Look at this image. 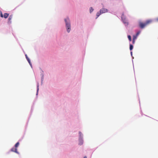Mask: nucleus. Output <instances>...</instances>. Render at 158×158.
I'll return each instance as SVG.
<instances>
[{"mask_svg":"<svg viewBox=\"0 0 158 158\" xmlns=\"http://www.w3.org/2000/svg\"><path fill=\"white\" fill-rule=\"evenodd\" d=\"M9 16V14L7 13H5L4 14V17L5 19L7 18L8 16Z\"/></svg>","mask_w":158,"mask_h":158,"instance_id":"6","label":"nucleus"},{"mask_svg":"<svg viewBox=\"0 0 158 158\" xmlns=\"http://www.w3.org/2000/svg\"><path fill=\"white\" fill-rule=\"evenodd\" d=\"M65 21L66 23V27L67 29V31L68 32H69L71 30L70 24L69 20V18L65 19Z\"/></svg>","mask_w":158,"mask_h":158,"instance_id":"2","label":"nucleus"},{"mask_svg":"<svg viewBox=\"0 0 158 158\" xmlns=\"http://www.w3.org/2000/svg\"><path fill=\"white\" fill-rule=\"evenodd\" d=\"M133 48V46L132 44H130V50H131Z\"/></svg>","mask_w":158,"mask_h":158,"instance_id":"9","label":"nucleus"},{"mask_svg":"<svg viewBox=\"0 0 158 158\" xmlns=\"http://www.w3.org/2000/svg\"><path fill=\"white\" fill-rule=\"evenodd\" d=\"M156 21L158 22V18H156Z\"/></svg>","mask_w":158,"mask_h":158,"instance_id":"21","label":"nucleus"},{"mask_svg":"<svg viewBox=\"0 0 158 158\" xmlns=\"http://www.w3.org/2000/svg\"><path fill=\"white\" fill-rule=\"evenodd\" d=\"M131 55H132V52H131Z\"/></svg>","mask_w":158,"mask_h":158,"instance_id":"23","label":"nucleus"},{"mask_svg":"<svg viewBox=\"0 0 158 158\" xmlns=\"http://www.w3.org/2000/svg\"><path fill=\"white\" fill-rule=\"evenodd\" d=\"M0 16L1 17H4V15H3V14H2V12H1V14H0Z\"/></svg>","mask_w":158,"mask_h":158,"instance_id":"16","label":"nucleus"},{"mask_svg":"<svg viewBox=\"0 0 158 158\" xmlns=\"http://www.w3.org/2000/svg\"><path fill=\"white\" fill-rule=\"evenodd\" d=\"M123 22L124 23H127V21H126V20H123Z\"/></svg>","mask_w":158,"mask_h":158,"instance_id":"19","label":"nucleus"},{"mask_svg":"<svg viewBox=\"0 0 158 158\" xmlns=\"http://www.w3.org/2000/svg\"><path fill=\"white\" fill-rule=\"evenodd\" d=\"M140 31H138L136 33V35H137V36H138L139 35V34H140Z\"/></svg>","mask_w":158,"mask_h":158,"instance_id":"14","label":"nucleus"},{"mask_svg":"<svg viewBox=\"0 0 158 158\" xmlns=\"http://www.w3.org/2000/svg\"><path fill=\"white\" fill-rule=\"evenodd\" d=\"M135 42V40H132V43H133V44H134Z\"/></svg>","mask_w":158,"mask_h":158,"instance_id":"17","label":"nucleus"},{"mask_svg":"<svg viewBox=\"0 0 158 158\" xmlns=\"http://www.w3.org/2000/svg\"><path fill=\"white\" fill-rule=\"evenodd\" d=\"M138 36H137V35H134L133 36V40H135L137 38V37Z\"/></svg>","mask_w":158,"mask_h":158,"instance_id":"12","label":"nucleus"},{"mask_svg":"<svg viewBox=\"0 0 158 158\" xmlns=\"http://www.w3.org/2000/svg\"><path fill=\"white\" fill-rule=\"evenodd\" d=\"M17 149L16 148H11V151L12 152H14L17 153L19 154V152L17 151Z\"/></svg>","mask_w":158,"mask_h":158,"instance_id":"5","label":"nucleus"},{"mask_svg":"<svg viewBox=\"0 0 158 158\" xmlns=\"http://www.w3.org/2000/svg\"><path fill=\"white\" fill-rule=\"evenodd\" d=\"M79 134L80 136L82 135V133L81 132H79Z\"/></svg>","mask_w":158,"mask_h":158,"instance_id":"20","label":"nucleus"},{"mask_svg":"<svg viewBox=\"0 0 158 158\" xmlns=\"http://www.w3.org/2000/svg\"><path fill=\"white\" fill-rule=\"evenodd\" d=\"M13 17V16L12 15H10L9 16V18L8 19V23L9 24H10L12 23V21L11 20L12 19Z\"/></svg>","mask_w":158,"mask_h":158,"instance_id":"4","label":"nucleus"},{"mask_svg":"<svg viewBox=\"0 0 158 158\" xmlns=\"http://www.w3.org/2000/svg\"><path fill=\"white\" fill-rule=\"evenodd\" d=\"M25 56H26V58L27 59V60H28V59H29V58L28 57V56H27V55H25Z\"/></svg>","mask_w":158,"mask_h":158,"instance_id":"18","label":"nucleus"},{"mask_svg":"<svg viewBox=\"0 0 158 158\" xmlns=\"http://www.w3.org/2000/svg\"><path fill=\"white\" fill-rule=\"evenodd\" d=\"M79 145H81L83 144V141L81 139H79Z\"/></svg>","mask_w":158,"mask_h":158,"instance_id":"7","label":"nucleus"},{"mask_svg":"<svg viewBox=\"0 0 158 158\" xmlns=\"http://www.w3.org/2000/svg\"><path fill=\"white\" fill-rule=\"evenodd\" d=\"M100 14H102L107 12L108 11V10L106 9L103 8L100 10Z\"/></svg>","mask_w":158,"mask_h":158,"instance_id":"3","label":"nucleus"},{"mask_svg":"<svg viewBox=\"0 0 158 158\" xmlns=\"http://www.w3.org/2000/svg\"><path fill=\"white\" fill-rule=\"evenodd\" d=\"M19 142H18L17 143H16V144L15 145V147L16 148H17V147H18L19 146Z\"/></svg>","mask_w":158,"mask_h":158,"instance_id":"8","label":"nucleus"},{"mask_svg":"<svg viewBox=\"0 0 158 158\" xmlns=\"http://www.w3.org/2000/svg\"><path fill=\"white\" fill-rule=\"evenodd\" d=\"M84 158H87V157L86 156H85Z\"/></svg>","mask_w":158,"mask_h":158,"instance_id":"22","label":"nucleus"},{"mask_svg":"<svg viewBox=\"0 0 158 158\" xmlns=\"http://www.w3.org/2000/svg\"><path fill=\"white\" fill-rule=\"evenodd\" d=\"M101 14H100V12H97V17L96 18V19H97L99 16L100 15H101Z\"/></svg>","mask_w":158,"mask_h":158,"instance_id":"10","label":"nucleus"},{"mask_svg":"<svg viewBox=\"0 0 158 158\" xmlns=\"http://www.w3.org/2000/svg\"><path fill=\"white\" fill-rule=\"evenodd\" d=\"M28 61V62L29 63V64H30V65H31V61H30V59H28V60H27Z\"/></svg>","mask_w":158,"mask_h":158,"instance_id":"15","label":"nucleus"},{"mask_svg":"<svg viewBox=\"0 0 158 158\" xmlns=\"http://www.w3.org/2000/svg\"><path fill=\"white\" fill-rule=\"evenodd\" d=\"M94 10V9L92 7H91L90 9V12L91 13Z\"/></svg>","mask_w":158,"mask_h":158,"instance_id":"13","label":"nucleus"},{"mask_svg":"<svg viewBox=\"0 0 158 158\" xmlns=\"http://www.w3.org/2000/svg\"><path fill=\"white\" fill-rule=\"evenodd\" d=\"M128 38L130 41H131V37L130 35H128Z\"/></svg>","mask_w":158,"mask_h":158,"instance_id":"11","label":"nucleus"},{"mask_svg":"<svg viewBox=\"0 0 158 158\" xmlns=\"http://www.w3.org/2000/svg\"><path fill=\"white\" fill-rule=\"evenodd\" d=\"M152 22V20H147L144 23L140 22H139V26L141 28L143 29Z\"/></svg>","mask_w":158,"mask_h":158,"instance_id":"1","label":"nucleus"}]
</instances>
